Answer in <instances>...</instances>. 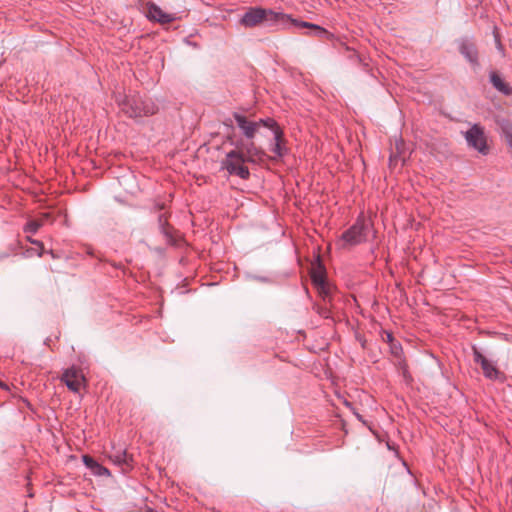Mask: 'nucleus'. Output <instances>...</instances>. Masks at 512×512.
I'll return each mask as SVG.
<instances>
[{
	"label": "nucleus",
	"mask_w": 512,
	"mask_h": 512,
	"mask_svg": "<svg viewBox=\"0 0 512 512\" xmlns=\"http://www.w3.org/2000/svg\"><path fill=\"white\" fill-rule=\"evenodd\" d=\"M240 24L246 28H252L260 24L274 27L275 29H285L290 25L301 28H309L313 30L314 35L321 38L332 39L333 34L326 29L305 21H297L292 19L289 15L276 12L271 9H264L261 7L249 8L241 17Z\"/></svg>",
	"instance_id": "f257e3e1"
},
{
	"label": "nucleus",
	"mask_w": 512,
	"mask_h": 512,
	"mask_svg": "<svg viewBox=\"0 0 512 512\" xmlns=\"http://www.w3.org/2000/svg\"><path fill=\"white\" fill-rule=\"evenodd\" d=\"M231 144L234 148L221 161V168L226 170L229 175L247 180L250 177V171L245 164H261L266 160L267 155L253 141L245 142L241 139L231 142Z\"/></svg>",
	"instance_id": "f03ea898"
},
{
	"label": "nucleus",
	"mask_w": 512,
	"mask_h": 512,
	"mask_svg": "<svg viewBox=\"0 0 512 512\" xmlns=\"http://www.w3.org/2000/svg\"><path fill=\"white\" fill-rule=\"evenodd\" d=\"M122 112L131 118L150 116L158 111L157 105L149 98L131 95L119 103Z\"/></svg>",
	"instance_id": "7ed1b4c3"
},
{
	"label": "nucleus",
	"mask_w": 512,
	"mask_h": 512,
	"mask_svg": "<svg viewBox=\"0 0 512 512\" xmlns=\"http://www.w3.org/2000/svg\"><path fill=\"white\" fill-rule=\"evenodd\" d=\"M370 223L364 217H358L356 222L341 236L342 247L359 245L367 240Z\"/></svg>",
	"instance_id": "20e7f679"
},
{
	"label": "nucleus",
	"mask_w": 512,
	"mask_h": 512,
	"mask_svg": "<svg viewBox=\"0 0 512 512\" xmlns=\"http://www.w3.org/2000/svg\"><path fill=\"white\" fill-rule=\"evenodd\" d=\"M465 139L470 147H473L479 153L487 155L489 148L486 143L484 130L478 124H474L466 133Z\"/></svg>",
	"instance_id": "39448f33"
},
{
	"label": "nucleus",
	"mask_w": 512,
	"mask_h": 512,
	"mask_svg": "<svg viewBox=\"0 0 512 512\" xmlns=\"http://www.w3.org/2000/svg\"><path fill=\"white\" fill-rule=\"evenodd\" d=\"M473 360L482 368L484 376L489 380H498L502 373L497 366L487 359L476 347H473Z\"/></svg>",
	"instance_id": "423d86ee"
},
{
	"label": "nucleus",
	"mask_w": 512,
	"mask_h": 512,
	"mask_svg": "<svg viewBox=\"0 0 512 512\" xmlns=\"http://www.w3.org/2000/svg\"><path fill=\"white\" fill-rule=\"evenodd\" d=\"M84 380L85 378L82 371L76 367L66 369L61 376V381L64 382L67 388L74 393H78L80 391Z\"/></svg>",
	"instance_id": "0eeeda50"
},
{
	"label": "nucleus",
	"mask_w": 512,
	"mask_h": 512,
	"mask_svg": "<svg viewBox=\"0 0 512 512\" xmlns=\"http://www.w3.org/2000/svg\"><path fill=\"white\" fill-rule=\"evenodd\" d=\"M234 119L247 140H252L258 131L256 121L249 120L246 116L238 113L234 114Z\"/></svg>",
	"instance_id": "6e6552de"
},
{
	"label": "nucleus",
	"mask_w": 512,
	"mask_h": 512,
	"mask_svg": "<svg viewBox=\"0 0 512 512\" xmlns=\"http://www.w3.org/2000/svg\"><path fill=\"white\" fill-rule=\"evenodd\" d=\"M147 17L152 21L159 22L161 24L170 23L175 20L172 14L164 12L159 6L154 3H149L147 6Z\"/></svg>",
	"instance_id": "1a4fd4ad"
},
{
	"label": "nucleus",
	"mask_w": 512,
	"mask_h": 512,
	"mask_svg": "<svg viewBox=\"0 0 512 512\" xmlns=\"http://www.w3.org/2000/svg\"><path fill=\"white\" fill-rule=\"evenodd\" d=\"M271 151L274 153L273 159L282 158L286 156L289 149L286 145V141L283 138L282 130H276L274 133V143L272 144Z\"/></svg>",
	"instance_id": "9d476101"
},
{
	"label": "nucleus",
	"mask_w": 512,
	"mask_h": 512,
	"mask_svg": "<svg viewBox=\"0 0 512 512\" xmlns=\"http://www.w3.org/2000/svg\"><path fill=\"white\" fill-rule=\"evenodd\" d=\"M82 460H83V463L85 464V466L87 468H89L94 475H97V476H109L110 475L109 470L106 467L99 464L92 457H90L88 455H84L82 457Z\"/></svg>",
	"instance_id": "9b49d317"
},
{
	"label": "nucleus",
	"mask_w": 512,
	"mask_h": 512,
	"mask_svg": "<svg viewBox=\"0 0 512 512\" xmlns=\"http://www.w3.org/2000/svg\"><path fill=\"white\" fill-rule=\"evenodd\" d=\"M490 81L493 87L504 95L512 94V87L507 84L497 72L490 73Z\"/></svg>",
	"instance_id": "f8f14e48"
},
{
	"label": "nucleus",
	"mask_w": 512,
	"mask_h": 512,
	"mask_svg": "<svg viewBox=\"0 0 512 512\" xmlns=\"http://www.w3.org/2000/svg\"><path fill=\"white\" fill-rule=\"evenodd\" d=\"M460 52L465 56V58L475 64L477 63V50L473 43L464 40L460 44Z\"/></svg>",
	"instance_id": "ddd939ff"
},
{
	"label": "nucleus",
	"mask_w": 512,
	"mask_h": 512,
	"mask_svg": "<svg viewBox=\"0 0 512 512\" xmlns=\"http://www.w3.org/2000/svg\"><path fill=\"white\" fill-rule=\"evenodd\" d=\"M110 459L118 465H129L131 462V457L124 450H116L112 454H110Z\"/></svg>",
	"instance_id": "4468645a"
},
{
	"label": "nucleus",
	"mask_w": 512,
	"mask_h": 512,
	"mask_svg": "<svg viewBox=\"0 0 512 512\" xmlns=\"http://www.w3.org/2000/svg\"><path fill=\"white\" fill-rule=\"evenodd\" d=\"M47 218L48 214H44L40 220H29L24 226V231L26 233L35 234L39 228L43 226Z\"/></svg>",
	"instance_id": "2eb2a0df"
},
{
	"label": "nucleus",
	"mask_w": 512,
	"mask_h": 512,
	"mask_svg": "<svg viewBox=\"0 0 512 512\" xmlns=\"http://www.w3.org/2000/svg\"><path fill=\"white\" fill-rule=\"evenodd\" d=\"M257 128L259 129L261 126L267 127L273 131V134L276 130H281L276 121L272 118L260 119L256 121Z\"/></svg>",
	"instance_id": "dca6fc26"
},
{
	"label": "nucleus",
	"mask_w": 512,
	"mask_h": 512,
	"mask_svg": "<svg viewBox=\"0 0 512 512\" xmlns=\"http://www.w3.org/2000/svg\"><path fill=\"white\" fill-rule=\"evenodd\" d=\"M312 280L315 285L323 286L325 282L324 272L322 267L319 266L317 269H314L312 272Z\"/></svg>",
	"instance_id": "f3484780"
},
{
	"label": "nucleus",
	"mask_w": 512,
	"mask_h": 512,
	"mask_svg": "<svg viewBox=\"0 0 512 512\" xmlns=\"http://www.w3.org/2000/svg\"><path fill=\"white\" fill-rule=\"evenodd\" d=\"M404 146H405V143H404V141L401 138L396 140V143H395V150L396 151L391 155L390 161H392L396 157H401L403 159V161L405 160V158H404Z\"/></svg>",
	"instance_id": "a211bd4d"
},
{
	"label": "nucleus",
	"mask_w": 512,
	"mask_h": 512,
	"mask_svg": "<svg viewBox=\"0 0 512 512\" xmlns=\"http://www.w3.org/2000/svg\"><path fill=\"white\" fill-rule=\"evenodd\" d=\"M28 240H29L32 244H34V245L42 246V243H41L40 241H38V240H32V239H30V238H28Z\"/></svg>",
	"instance_id": "6ab92c4d"
},
{
	"label": "nucleus",
	"mask_w": 512,
	"mask_h": 512,
	"mask_svg": "<svg viewBox=\"0 0 512 512\" xmlns=\"http://www.w3.org/2000/svg\"><path fill=\"white\" fill-rule=\"evenodd\" d=\"M344 403H345V405H346L347 407H350V406H351V404H350L348 401H344Z\"/></svg>",
	"instance_id": "aec40b11"
}]
</instances>
